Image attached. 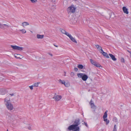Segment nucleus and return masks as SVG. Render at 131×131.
<instances>
[{"label": "nucleus", "instance_id": "f257e3e1", "mask_svg": "<svg viewBox=\"0 0 131 131\" xmlns=\"http://www.w3.org/2000/svg\"><path fill=\"white\" fill-rule=\"evenodd\" d=\"M77 75L78 77L81 78L84 81H86L88 78V75L84 73H78Z\"/></svg>", "mask_w": 131, "mask_h": 131}, {"label": "nucleus", "instance_id": "4468645a", "mask_svg": "<svg viewBox=\"0 0 131 131\" xmlns=\"http://www.w3.org/2000/svg\"><path fill=\"white\" fill-rule=\"evenodd\" d=\"M69 38H70V39L73 42L75 43H77V41L75 39L71 36H70V37Z\"/></svg>", "mask_w": 131, "mask_h": 131}, {"label": "nucleus", "instance_id": "f03ea898", "mask_svg": "<svg viewBox=\"0 0 131 131\" xmlns=\"http://www.w3.org/2000/svg\"><path fill=\"white\" fill-rule=\"evenodd\" d=\"M72 122L73 123V124L76 128L77 130L78 129L80 131V127L78 126V125L80 124V119L79 118L76 119Z\"/></svg>", "mask_w": 131, "mask_h": 131}, {"label": "nucleus", "instance_id": "cd10ccee", "mask_svg": "<svg viewBox=\"0 0 131 131\" xmlns=\"http://www.w3.org/2000/svg\"><path fill=\"white\" fill-rule=\"evenodd\" d=\"M121 61L122 62H124V59L123 58H121Z\"/></svg>", "mask_w": 131, "mask_h": 131}, {"label": "nucleus", "instance_id": "09e8293b", "mask_svg": "<svg viewBox=\"0 0 131 131\" xmlns=\"http://www.w3.org/2000/svg\"><path fill=\"white\" fill-rule=\"evenodd\" d=\"M7 131H8V129L7 130Z\"/></svg>", "mask_w": 131, "mask_h": 131}, {"label": "nucleus", "instance_id": "473e14b6", "mask_svg": "<svg viewBox=\"0 0 131 131\" xmlns=\"http://www.w3.org/2000/svg\"><path fill=\"white\" fill-rule=\"evenodd\" d=\"M113 130H116V125H115L114 126V127Z\"/></svg>", "mask_w": 131, "mask_h": 131}, {"label": "nucleus", "instance_id": "2f4dec72", "mask_svg": "<svg viewBox=\"0 0 131 131\" xmlns=\"http://www.w3.org/2000/svg\"><path fill=\"white\" fill-rule=\"evenodd\" d=\"M90 61L91 63L92 64L95 61L93 60H92V59H90Z\"/></svg>", "mask_w": 131, "mask_h": 131}, {"label": "nucleus", "instance_id": "f704fd0d", "mask_svg": "<svg viewBox=\"0 0 131 131\" xmlns=\"http://www.w3.org/2000/svg\"><path fill=\"white\" fill-rule=\"evenodd\" d=\"M100 50L101 51L100 52L101 53H103V52H104L103 51V50H102V48H101Z\"/></svg>", "mask_w": 131, "mask_h": 131}, {"label": "nucleus", "instance_id": "4c0bfd02", "mask_svg": "<svg viewBox=\"0 0 131 131\" xmlns=\"http://www.w3.org/2000/svg\"><path fill=\"white\" fill-rule=\"evenodd\" d=\"M2 24L0 23V28H1L2 27Z\"/></svg>", "mask_w": 131, "mask_h": 131}, {"label": "nucleus", "instance_id": "ddd939ff", "mask_svg": "<svg viewBox=\"0 0 131 131\" xmlns=\"http://www.w3.org/2000/svg\"><path fill=\"white\" fill-rule=\"evenodd\" d=\"M14 56L15 58L17 59H21L22 56L19 54H15Z\"/></svg>", "mask_w": 131, "mask_h": 131}, {"label": "nucleus", "instance_id": "c85d7f7f", "mask_svg": "<svg viewBox=\"0 0 131 131\" xmlns=\"http://www.w3.org/2000/svg\"><path fill=\"white\" fill-rule=\"evenodd\" d=\"M70 75L71 77H73L74 75V73L73 72H71Z\"/></svg>", "mask_w": 131, "mask_h": 131}, {"label": "nucleus", "instance_id": "f3484780", "mask_svg": "<svg viewBox=\"0 0 131 131\" xmlns=\"http://www.w3.org/2000/svg\"><path fill=\"white\" fill-rule=\"evenodd\" d=\"M22 26L23 27H24L25 26H26L28 25H29V24L28 23L26 22H23L22 23Z\"/></svg>", "mask_w": 131, "mask_h": 131}, {"label": "nucleus", "instance_id": "7c9ffc66", "mask_svg": "<svg viewBox=\"0 0 131 131\" xmlns=\"http://www.w3.org/2000/svg\"><path fill=\"white\" fill-rule=\"evenodd\" d=\"M33 86H34L33 85L32 86H29V87L31 90H32L33 89Z\"/></svg>", "mask_w": 131, "mask_h": 131}, {"label": "nucleus", "instance_id": "6e6552de", "mask_svg": "<svg viewBox=\"0 0 131 131\" xmlns=\"http://www.w3.org/2000/svg\"><path fill=\"white\" fill-rule=\"evenodd\" d=\"M62 98V96L61 95H58L56 96L53 97L52 99H55L56 101H58L60 100Z\"/></svg>", "mask_w": 131, "mask_h": 131}, {"label": "nucleus", "instance_id": "393cba45", "mask_svg": "<svg viewBox=\"0 0 131 131\" xmlns=\"http://www.w3.org/2000/svg\"><path fill=\"white\" fill-rule=\"evenodd\" d=\"M64 34L66 35L67 36H68L69 37H70V36H71V35L69 34V33L67 32H66Z\"/></svg>", "mask_w": 131, "mask_h": 131}, {"label": "nucleus", "instance_id": "37998d69", "mask_svg": "<svg viewBox=\"0 0 131 131\" xmlns=\"http://www.w3.org/2000/svg\"><path fill=\"white\" fill-rule=\"evenodd\" d=\"M53 45L55 47H58V46L54 44Z\"/></svg>", "mask_w": 131, "mask_h": 131}, {"label": "nucleus", "instance_id": "4be33fe9", "mask_svg": "<svg viewBox=\"0 0 131 131\" xmlns=\"http://www.w3.org/2000/svg\"><path fill=\"white\" fill-rule=\"evenodd\" d=\"M60 30L62 33L64 34L66 32L64 30L61 28H60Z\"/></svg>", "mask_w": 131, "mask_h": 131}, {"label": "nucleus", "instance_id": "a18cd8bd", "mask_svg": "<svg viewBox=\"0 0 131 131\" xmlns=\"http://www.w3.org/2000/svg\"><path fill=\"white\" fill-rule=\"evenodd\" d=\"M28 129H31V128L30 127H28Z\"/></svg>", "mask_w": 131, "mask_h": 131}, {"label": "nucleus", "instance_id": "2eb2a0df", "mask_svg": "<svg viewBox=\"0 0 131 131\" xmlns=\"http://www.w3.org/2000/svg\"><path fill=\"white\" fill-rule=\"evenodd\" d=\"M43 37L44 35L37 34V37L38 39H42L43 38Z\"/></svg>", "mask_w": 131, "mask_h": 131}, {"label": "nucleus", "instance_id": "a19ab883", "mask_svg": "<svg viewBox=\"0 0 131 131\" xmlns=\"http://www.w3.org/2000/svg\"><path fill=\"white\" fill-rule=\"evenodd\" d=\"M48 54H49V55H50V56H53V55H52V54H51V53H48Z\"/></svg>", "mask_w": 131, "mask_h": 131}, {"label": "nucleus", "instance_id": "de8ad7c7", "mask_svg": "<svg viewBox=\"0 0 131 131\" xmlns=\"http://www.w3.org/2000/svg\"><path fill=\"white\" fill-rule=\"evenodd\" d=\"M39 82H37V83H38V84L39 83Z\"/></svg>", "mask_w": 131, "mask_h": 131}, {"label": "nucleus", "instance_id": "5701e85b", "mask_svg": "<svg viewBox=\"0 0 131 131\" xmlns=\"http://www.w3.org/2000/svg\"><path fill=\"white\" fill-rule=\"evenodd\" d=\"M94 66L96 67H100L101 66V65L97 62L96 63V64H95Z\"/></svg>", "mask_w": 131, "mask_h": 131}, {"label": "nucleus", "instance_id": "b1692460", "mask_svg": "<svg viewBox=\"0 0 131 131\" xmlns=\"http://www.w3.org/2000/svg\"><path fill=\"white\" fill-rule=\"evenodd\" d=\"M20 31H21L23 34L25 33L26 32V31L24 29L20 30Z\"/></svg>", "mask_w": 131, "mask_h": 131}, {"label": "nucleus", "instance_id": "39448f33", "mask_svg": "<svg viewBox=\"0 0 131 131\" xmlns=\"http://www.w3.org/2000/svg\"><path fill=\"white\" fill-rule=\"evenodd\" d=\"M10 46L13 48V49L14 50L21 51L23 49V47H20L17 46L11 45Z\"/></svg>", "mask_w": 131, "mask_h": 131}, {"label": "nucleus", "instance_id": "8fccbe9b", "mask_svg": "<svg viewBox=\"0 0 131 131\" xmlns=\"http://www.w3.org/2000/svg\"><path fill=\"white\" fill-rule=\"evenodd\" d=\"M53 7H54V5H53Z\"/></svg>", "mask_w": 131, "mask_h": 131}, {"label": "nucleus", "instance_id": "dca6fc26", "mask_svg": "<svg viewBox=\"0 0 131 131\" xmlns=\"http://www.w3.org/2000/svg\"><path fill=\"white\" fill-rule=\"evenodd\" d=\"M102 54L104 56V57L107 58H109V57L107 54V53L105 52H103V53H102Z\"/></svg>", "mask_w": 131, "mask_h": 131}, {"label": "nucleus", "instance_id": "ea45409f", "mask_svg": "<svg viewBox=\"0 0 131 131\" xmlns=\"http://www.w3.org/2000/svg\"><path fill=\"white\" fill-rule=\"evenodd\" d=\"M127 51L130 54V55L131 54V52L130 51H129L128 50H127Z\"/></svg>", "mask_w": 131, "mask_h": 131}, {"label": "nucleus", "instance_id": "1a4fd4ad", "mask_svg": "<svg viewBox=\"0 0 131 131\" xmlns=\"http://www.w3.org/2000/svg\"><path fill=\"white\" fill-rule=\"evenodd\" d=\"M123 10L125 13L127 14H128V9L125 6H124L122 8Z\"/></svg>", "mask_w": 131, "mask_h": 131}, {"label": "nucleus", "instance_id": "f8f14e48", "mask_svg": "<svg viewBox=\"0 0 131 131\" xmlns=\"http://www.w3.org/2000/svg\"><path fill=\"white\" fill-rule=\"evenodd\" d=\"M109 55L113 60L115 61L117 60L115 58V56L114 55L110 53L109 54Z\"/></svg>", "mask_w": 131, "mask_h": 131}, {"label": "nucleus", "instance_id": "e433bc0d", "mask_svg": "<svg viewBox=\"0 0 131 131\" xmlns=\"http://www.w3.org/2000/svg\"><path fill=\"white\" fill-rule=\"evenodd\" d=\"M114 120H115V122H116L117 121V118L116 117H114Z\"/></svg>", "mask_w": 131, "mask_h": 131}, {"label": "nucleus", "instance_id": "bb28decb", "mask_svg": "<svg viewBox=\"0 0 131 131\" xmlns=\"http://www.w3.org/2000/svg\"><path fill=\"white\" fill-rule=\"evenodd\" d=\"M34 86L38 87V83H35L33 84Z\"/></svg>", "mask_w": 131, "mask_h": 131}, {"label": "nucleus", "instance_id": "20e7f679", "mask_svg": "<svg viewBox=\"0 0 131 131\" xmlns=\"http://www.w3.org/2000/svg\"><path fill=\"white\" fill-rule=\"evenodd\" d=\"M107 111H106L104 114V115L103 116V118L104 119V121L105 122H106V125L108 124L109 122V120H107V119L106 118V119L107 117Z\"/></svg>", "mask_w": 131, "mask_h": 131}, {"label": "nucleus", "instance_id": "c03bdc74", "mask_svg": "<svg viewBox=\"0 0 131 131\" xmlns=\"http://www.w3.org/2000/svg\"><path fill=\"white\" fill-rule=\"evenodd\" d=\"M64 76H66V72H64Z\"/></svg>", "mask_w": 131, "mask_h": 131}, {"label": "nucleus", "instance_id": "c9c22d12", "mask_svg": "<svg viewBox=\"0 0 131 131\" xmlns=\"http://www.w3.org/2000/svg\"><path fill=\"white\" fill-rule=\"evenodd\" d=\"M74 70L75 71L77 72V71H78V69L77 68H74Z\"/></svg>", "mask_w": 131, "mask_h": 131}, {"label": "nucleus", "instance_id": "c756f323", "mask_svg": "<svg viewBox=\"0 0 131 131\" xmlns=\"http://www.w3.org/2000/svg\"><path fill=\"white\" fill-rule=\"evenodd\" d=\"M87 127H88V125H87V123L85 122H84V123H83V124H84Z\"/></svg>", "mask_w": 131, "mask_h": 131}, {"label": "nucleus", "instance_id": "a878e982", "mask_svg": "<svg viewBox=\"0 0 131 131\" xmlns=\"http://www.w3.org/2000/svg\"><path fill=\"white\" fill-rule=\"evenodd\" d=\"M64 85L66 87H68L70 86V84L69 83H65Z\"/></svg>", "mask_w": 131, "mask_h": 131}, {"label": "nucleus", "instance_id": "aec40b11", "mask_svg": "<svg viewBox=\"0 0 131 131\" xmlns=\"http://www.w3.org/2000/svg\"><path fill=\"white\" fill-rule=\"evenodd\" d=\"M58 81L60 83H61L62 84H64V85L65 83V82L63 80L62 81L61 79H59L58 80Z\"/></svg>", "mask_w": 131, "mask_h": 131}, {"label": "nucleus", "instance_id": "423d86ee", "mask_svg": "<svg viewBox=\"0 0 131 131\" xmlns=\"http://www.w3.org/2000/svg\"><path fill=\"white\" fill-rule=\"evenodd\" d=\"M5 105L7 109L10 111L12 110L13 108V105L11 103H5Z\"/></svg>", "mask_w": 131, "mask_h": 131}, {"label": "nucleus", "instance_id": "412c9836", "mask_svg": "<svg viewBox=\"0 0 131 131\" xmlns=\"http://www.w3.org/2000/svg\"><path fill=\"white\" fill-rule=\"evenodd\" d=\"M78 67L80 69H83V66L82 64H79L78 65Z\"/></svg>", "mask_w": 131, "mask_h": 131}, {"label": "nucleus", "instance_id": "58836bf2", "mask_svg": "<svg viewBox=\"0 0 131 131\" xmlns=\"http://www.w3.org/2000/svg\"><path fill=\"white\" fill-rule=\"evenodd\" d=\"M96 62L95 61H94L93 63L92 64H93L94 65H95V64H96Z\"/></svg>", "mask_w": 131, "mask_h": 131}, {"label": "nucleus", "instance_id": "a211bd4d", "mask_svg": "<svg viewBox=\"0 0 131 131\" xmlns=\"http://www.w3.org/2000/svg\"><path fill=\"white\" fill-rule=\"evenodd\" d=\"M10 100L9 99L8 100L7 99V98H6L4 99V102L5 103H10Z\"/></svg>", "mask_w": 131, "mask_h": 131}, {"label": "nucleus", "instance_id": "0eeeda50", "mask_svg": "<svg viewBox=\"0 0 131 131\" xmlns=\"http://www.w3.org/2000/svg\"><path fill=\"white\" fill-rule=\"evenodd\" d=\"M68 130L70 131L72 130L73 131H79L78 129L77 130L76 128L73 124L69 126L68 128Z\"/></svg>", "mask_w": 131, "mask_h": 131}, {"label": "nucleus", "instance_id": "79ce46f5", "mask_svg": "<svg viewBox=\"0 0 131 131\" xmlns=\"http://www.w3.org/2000/svg\"><path fill=\"white\" fill-rule=\"evenodd\" d=\"M10 95L11 96H13L14 95V94L13 93L12 94H10Z\"/></svg>", "mask_w": 131, "mask_h": 131}, {"label": "nucleus", "instance_id": "9b49d317", "mask_svg": "<svg viewBox=\"0 0 131 131\" xmlns=\"http://www.w3.org/2000/svg\"><path fill=\"white\" fill-rule=\"evenodd\" d=\"M2 27L1 28V29H5L6 28H9L10 27V26L8 25L5 24H2Z\"/></svg>", "mask_w": 131, "mask_h": 131}, {"label": "nucleus", "instance_id": "49530a36", "mask_svg": "<svg viewBox=\"0 0 131 131\" xmlns=\"http://www.w3.org/2000/svg\"><path fill=\"white\" fill-rule=\"evenodd\" d=\"M116 130H113V131H116Z\"/></svg>", "mask_w": 131, "mask_h": 131}, {"label": "nucleus", "instance_id": "9d476101", "mask_svg": "<svg viewBox=\"0 0 131 131\" xmlns=\"http://www.w3.org/2000/svg\"><path fill=\"white\" fill-rule=\"evenodd\" d=\"M92 100H91L89 103L91 105V108L94 109H96V106L93 103H92Z\"/></svg>", "mask_w": 131, "mask_h": 131}, {"label": "nucleus", "instance_id": "6ab92c4d", "mask_svg": "<svg viewBox=\"0 0 131 131\" xmlns=\"http://www.w3.org/2000/svg\"><path fill=\"white\" fill-rule=\"evenodd\" d=\"M95 46L99 50H100L102 48V47L101 46L97 45H95Z\"/></svg>", "mask_w": 131, "mask_h": 131}, {"label": "nucleus", "instance_id": "7ed1b4c3", "mask_svg": "<svg viewBox=\"0 0 131 131\" xmlns=\"http://www.w3.org/2000/svg\"><path fill=\"white\" fill-rule=\"evenodd\" d=\"M75 9L76 8L73 5H71L67 9V10L69 13H74L75 12Z\"/></svg>", "mask_w": 131, "mask_h": 131}, {"label": "nucleus", "instance_id": "72a5a7b5", "mask_svg": "<svg viewBox=\"0 0 131 131\" xmlns=\"http://www.w3.org/2000/svg\"><path fill=\"white\" fill-rule=\"evenodd\" d=\"M31 2L32 3H34L37 1L36 0H30Z\"/></svg>", "mask_w": 131, "mask_h": 131}]
</instances>
